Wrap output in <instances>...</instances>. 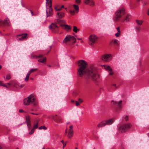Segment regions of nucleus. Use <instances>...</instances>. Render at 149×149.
Returning a JSON list of instances; mask_svg holds the SVG:
<instances>
[{
  "label": "nucleus",
  "instance_id": "nucleus-1",
  "mask_svg": "<svg viewBox=\"0 0 149 149\" xmlns=\"http://www.w3.org/2000/svg\"><path fill=\"white\" fill-rule=\"evenodd\" d=\"M78 65L79 68L77 70V74L79 77H82L85 75V79L87 80L88 79H91L93 81L96 80L97 72L95 68L91 67L86 69L87 63L83 60H80L78 61Z\"/></svg>",
  "mask_w": 149,
  "mask_h": 149
},
{
  "label": "nucleus",
  "instance_id": "nucleus-2",
  "mask_svg": "<svg viewBox=\"0 0 149 149\" xmlns=\"http://www.w3.org/2000/svg\"><path fill=\"white\" fill-rule=\"evenodd\" d=\"M23 102L25 105H29L32 104L33 106H36L38 104L37 100L33 94L30 95L29 97L24 99Z\"/></svg>",
  "mask_w": 149,
  "mask_h": 149
},
{
  "label": "nucleus",
  "instance_id": "nucleus-3",
  "mask_svg": "<svg viewBox=\"0 0 149 149\" xmlns=\"http://www.w3.org/2000/svg\"><path fill=\"white\" fill-rule=\"evenodd\" d=\"M125 13V9L122 7L118 8L116 11L115 16L113 18V20L115 22H118L120 20L122 17Z\"/></svg>",
  "mask_w": 149,
  "mask_h": 149
},
{
  "label": "nucleus",
  "instance_id": "nucleus-4",
  "mask_svg": "<svg viewBox=\"0 0 149 149\" xmlns=\"http://www.w3.org/2000/svg\"><path fill=\"white\" fill-rule=\"evenodd\" d=\"M46 6L47 17L52 16L53 15V10L51 7L52 6L51 0H46Z\"/></svg>",
  "mask_w": 149,
  "mask_h": 149
},
{
  "label": "nucleus",
  "instance_id": "nucleus-5",
  "mask_svg": "<svg viewBox=\"0 0 149 149\" xmlns=\"http://www.w3.org/2000/svg\"><path fill=\"white\" fill-rule=\"evenodd\" d=\"M114 120V119L111 118L106 120L102 121L97 125V127L100 128L104 127L106 125H111L113 123Z\"/></svg>",
  "mask_w": 149,
  "mask_h": 149
},
{
  "label": "nucleus",
  "instance_id": "nucleus-6",
  "mask_svg": "<svg viewBox=\"0 0 149 149\" xmlns=\"http://www.w3.org/2000/svg\"><path fill=\"white\" fill-rule=\"evenodd\" d=\"M132 125L130 123L125 124L118 128L119 131L121 132H124L130 129Z\"/></svg>",
  "mask_w": 149,
  "mask_h": 149
},
{
  "label": "nucleus",
  "instance_id": "nucleus-7",
  "mask_svg": "<svg viewBox=\"0 0 149 149\" xmlns=\"http://www.w3.org/2000/svg\"><path fill=\"white\" fill-rule=\"evenodd\" d=\"M57 22L60 24V26L62 27L63 28H64L67 31H70L71 30L72 28L70 26H69L66 24H62V23H65L64 20L58 19L57 20Z\"/></svg>",
  "mask_w": 149,
  "mask_h": 149
},
{
  "label": "nucleus",
  "instance_id": "nucleus-8",
  "mask_svg": "<svg viewBox=\"0 0 149 149\" xmlns=\"http://www.w3.org/2000/svg\"><path fill=\"white\" fill-rule=\"evenodd\" d=\"M49 27L53 32L56 33L59 31V27L56 23H52L49 25Z\"/></svg>",
  "mask_w": 149,
  "mask_h": 149
},
{
  "label": "nucleus",
  "instance_id": "nucleus-9",
  "mask_svg": "<svg viewBox=\"0 0 149 149\" xmlns=\"http://www.w3.org/2000/svg\"><path fill=\"white\" fill-rule=\"evenodd\" d=\"M76 41V38L73 36L71 35L67 36L63 41L64 43H66L68 42L75 43Z\"/></svg>",
  "mask_w": 149,
  "mask_h": 149
},
{
  "label": "nucleus",
  "instance_id": "nucleus-10",
  "mask_svg": "<svg viewBox=\"0 0 149 149\" xmlns=\"http://www.w3.org/2000/svg\"><path fill=\"white\" fill-rule=\"evenodd\" d=\"M97 37L95 35H91L89 38V43L91 45H92L93 44H94L95 43L97 40Z\"/></svg>",
  "mask_w": 149,
  "mask_h": 149
},
{
  "label": "nucleus",
  "instance_id": "nucleus-11",
  "mask_svg": "<svg viewBox=\"0 0 149 149\" xmlns=\"http://www.w3.org/2000/svg\"><path fill=\"white\" fill-rule=\"evenodd\" d=\"M73 127L72 125H71L69 126L70 129L69 130L68 134V137L69 139L72 138L73 135Z\"/></svg>",
  "mask_w": 149,
  "mask_h": 149
},
{
  "label": "nucleus",
  "instance_id": "nucleus-12",
  "mask_svg": "<svg viewBox=\"0 0 149 149\" xmlns=\"http://www.w3.org/2000/svg\"><path fill=\"white\" fill-rule=\"evenodd\" d=\"M52 118L54 121L58 123H62V118L59 116L56 118L54 116H52Z\"/></svg>",
  "mask_w": 149,
  "mask_h": 149
},
{
  "label": "nucleus",
  "instance_id": "nucleus-13",
  "mask_svg": "<svg viewBox=\"0 0 149 149\" xmlns=\"http://www.w3.org/2000/svg\"><path fill=\"white\" fill-rule=\"evenodd\" d=\"M27 36V34L26 33L22 34V35H19L17 36H21V37L18 38V39L20 40H23L25 39H26Z\"/></svg>",
  "mask_w": 149,
  "mask_h": 149
},
{
  "label": "nucleus",
  "instance_id": "nucleus-14",
  "mask_svg": "<svg viewBox=\"0 0 149 149\" xmlns=\"http://www.w3.org/2000/svg\"><path fill=\"white\" fill-rule=\"evenodd\" d=\"M111 55L110 54H108L104 55L102 57V59L104 61H108V59L110 57Z\"/></svg>",
  "mask_w": 149,
  "mask_h": 149
},
{
  "label": "nucleus",
  "instance_id": "nucleus-15",
  "mask_svg": "<svg viewBox=\"0 0 149 149\" xmlns=\"http://www.w3.org/2000/svg\"><path fill=\"white\" fill-rule=\"evenodd\" d=\"M56 16L58 17L61 18L64 16V13L63 12L58 13L56 14Z\"/></svg>",
  "mask_w": 149,
  "mask_h": 149
},
{
  "label": "nucleus",
  "instance_id": "nucleus-16",
  "mask_svg": "<svg viewBox=\"0 0 149 149\" xmlns=\"http://www.w3.org/2000/svg\"><path fill=\"white\" fill-rule=\"evenodd\" d=\"M39 58L38 60V62H39L44 63L46 61L45 58L44 57H42H42H40V58Z\"/></svg>",
  "mask_w": 149,
  "mask_h": 149
},
{
  "label": "nucleus",
  "instance_id": "nucleus-17",
  "mask_svg": "<svg viewBox=\"0 0 149 149\" xmlns=\"http://www.w3.org/2000/svg\"><path fill=\"white\" fill-rule=\"evenodd\" d=\"M111 102H114L113 103L115 105H116L119 107H120V104L122 103V100H120L119 102H117L116 101H114L113 100H112Z\"/></svg>",
  "mask_w": 149,
  "mask_h": 149
},
{
  "label": "nucleus",
  "instance_id": "nucleus-18",
  "mask_svg": "<svg viewBox=\"0 0 149 149\" xmlns=\"http://www.w3.org/2000/svg\"><path fill=\"white\" fill-rule=\"evenodd\" d=\"M10 21L8 18H6L5 19L3 23L4 24L8 25L10 23Z\"/></svg>",
  "mask_w": 149,
  "mask_h": 149
},
{
  "label": "nucleus",
  "instance_id": "nucleus-19",
  "mask_svg": "<svg viewBox=\"0 0 149 149\" xmlns=\"http://www.w3.org/2000/svg\"><path fill=\"white\" fill-rule=\"evenodd\" d=\"M131 18V16L130 15H127L125 17V19H123V20L126 22H127L129 21Z\"/></svg>",
  "mask_w": 149,
  "mask_h": 149
},
{
  "label": "nucleus",
  "instance_id": "nucleus-20",
  "mask_svg": "<svg viewBox=\"0 0 149 149\" xmlns=\"http://www.w3.org/2000/svg\"><path fill=\"white\" fill-rule=\"evenodd\" d=\"M104 68L107 70H108L110 71H111L112 69L109 66L104 65Z\"/></svg>",
  "mask_w": 149,
  "mask_h": 149
},
{
  "label": "nucleus",
  "instance_id": "nucleus-21",
  "mask_svg": "<svg viewBox=\"0 0 149 149\" xmlns=\"http://www.w3.org/2000/svg\"><path fill=\"white\" fill-rule=\"evenodd\" d=\"M73 6L74 7V8L76 11H77L78 13L79 10V7L78 5L76 4H73Z\"/></svg>",
  "mask_w": 149,
  "mask_h": 149
},
{
  "label": "nucleus",
  "instance_id": "nucleus-22",
  "mask_svg": "<svg viewBox=\"0 0 149 149\" xmlns=\"http://www.w3.org/2000/svg\"><path fill=\"white\" fill-rule=\"evenodd\" d=\"M136 23L139 26H141L142 25L143 23V21L141 20H136Z\"/></svg>",
  "mask_w": 149,
  "mask_h": 149
},
{
  "label": "nucleus",
  "instance_id": "nucleus-23",
  "mask_svg": "<svg viewBox=\"0 0 149 149\" xmlns=\"http://www.w3.org/2000/svg\"><path fill=\"white\" fill-rule=\"evenodd\" d=\"M37 70V69L33 68L31 69L28 72L29 74H31V73L35 72Z\"/></svg>",
  "mask_w": 149,
  "mask_h": 149
},
{
  "label": "nucleus",
  "instance_id": "nucleus-24",
  "mask_svg": "<svg viewBox=\"0 0 149 149\" xmlns=\"http://www.w3.org/2000/svg\"><path fill=\"white\" fill-rule=\"evenodd\" d=\"M95 2L93 0H90L89 3L88 4L90 6H93L95 5Z\"/></svg>",
  "mask_w": 149,
  "mask_h": 149
},
{
  "label": "nucleus",
  "instance_id": "nucleus-25",
  "mask_svg": "<svg viewBox=\"0 0 149 149\" xmlns=\"http://www.w3.org/2000/svg\"><path fill=\"white\" fill-rule=\"evenodd\" d=\"M40 57H42V55H39L38 56H37L35 55H32L31 56V58H40Z\"/></svg>",
  "mask_w": 149,
  "mask_h": 149
},
{
  "label": "nucleus",
  "instance_id": "nucleus-26",
  "mask_svg": "<svg viewBox=\"0 0 149 149\" xmlns=\"http://www.w3.org/2000/svg\"><path fill=\"white\" fill-rule=\"evenodd\" d=\"M30 74H29V73H28V72L27 73L25 79V81H28Z\"/></svg>",
  "mask_w": 149,
  "mask_h": 149
},
{
  "label": "nucleus",
  "instance_id": "nucleus-27",
  "mask_svg": "<svg viewBox=\"0 0 149 149\" xmlns=\"http://www.w3.org/2000/svg\"><path fill=\"white\" fill-rule=\"evenodd\" d=\"M79 30V29H78L77 27L75 26H73V31L77 33L78 31Z\"/></svg>",
  "mask_w": 149,
  "mask_h": 149
},
{
  "label": "nucleus",
  "instance_id": "nucleus-28",
  "mask_svg": "<svg viewBox=\"0 0 149 149\" xmlns=\"http://www.w3.org/2000/svg\"><path fill=\"white\" fill-rule=\"evenodd\" d=\"M24 86V85L22 84H17L15 85V86L16 88H21L22 87H23Z\"/></svg>",
  "mask_w": 149,
  "mask_h": 149
},
{
  "label": "nucleus",
  "instance_id": "nucleus-29",
  "mask_svg": "<svg viewBox=\"0 0 149 149\" xmlns=\"http://www.w3.org/2000/svg\"><path fill=\"white\" fill-rule=\"evenodd\" d=\"M38 122L36 124H34L33 126V129L34 130L35 129L38 128Z\"/></svg>",
  "mask_w": 149,
  "mask_h": 149
},
{
  "label": "nucleus",
  "instance_id": "nucleus-30",
  "mask_svg": "<svg viewBox=\"0 0 149 149\" xmlns=\"http://www.w3.org/2000/svg\"><path fill=\"white\" fill-rule=\"evenodd\" d=\"M26 123L27 122H31L30 121V117L29 116H28L26 117Z\"/></svg>",
  "mask_w": 149,
  "mask_h": 149
},
{
  "label": "nucleus",
  "instance_id": "nucleus-31",
  "mask_svg": "<svg viewBox=\"0 0 149 149\" xmlns=\"http://www.w3.org/2000/svg\"><path fill=\"white\" fill-rule=\"evenodd\" d=\"M11 78V76L10 74H8L7 75L6 79L8 80H9Z\"/></svg>",
  "mask_w": 149,
  "mask_h": 149
},
{
  "label": "nucleus",
  "instance_id": "nucleus-32",
  "mask_svg": "<svg viewBox=\"0 0 149 149\" xmlns=\"http://www.w3.org/2000/svg\"><path fill=\"white\" fill-rule=\"evenodd\" d=\"M27 124V126L29 128V130L30 129V128L31 127V122H26Z\"/></svg>",
  "mask_w": 149,
  "mask_h": 149
},
{
  "label": "nucleus",
  "instance_id": "nucleus-33",
  "mask_svg": "<svg viewBox=\"0 0 149 149\" xmlns=\"http://www.w3.org/2000/svg\"><path fill=\"white\" fill-rule=\"evenodd\" d=\"M42 129L46 130L47 129V128L45 127L44 126H41L39 128V130H41Z\"/></svg>",
  "mask_w": 149,
  "mask_h": 149
},
{
  "label": "nucleus",
  "instance_id": "nucleus-34",
  "mask_svg": "<svg viewBox=\"0 0 149 149\" xmlns=\"http://www.w3.org/2000/svg\"><path fill=\"white\" fill-rule=\"evenodd\" d=\"M69 12L71 15H74L75 13V11L74 10H70Z\"/></svg>",
  "mask_w": 149,
  "mask_h": 149
},
{
  "label": "nucleus",
  "instance_id": "nucleus-35",
  "mask_svg": "<svg viewBox=\"0 0 149 149\" xmlns=\"http://www.w3.org/2000/svg\"><path fill=\"white\" fill-rule=\"evenodd\" d=\"M120 32H118L117 33H116L115 36L116 37H118L120 36Z\"/></svg>",
  "mask_w": 149,
  "mask_h": 149
},
{
  "label": "nucleus",
  "instance_id": "nucleus-36",
  "mask_svg": "<svg viewBox=\"0 0 149 149\" xmlns=\"http://www.w3.org/2000/svg\"><path fill=\"white\" fill-rule=\"evenodd\" d=\"M136 31L137 32H139L140 30V28L139 27L137 26L135 28Z\"/></svg>",
  "mask_w": 149,
  "mask_h": 149
},
{
  "label": "nucleus",
  "instance_id": "nucleus-37",
  "mask_svg": "<svg viewBox=\"0 0 149 149\" xmlns=\"http://www.w3.org/2000/svg\"><path fill=\"white\" fill-rule=\"evenodd\" d=\"M90 0H86L84 1V3L88 4L89 3Z\"/></svg>",
  "mask_w": 149,
  "mask_h": 149
},
{
  "label": "nucleus",
  "instance_id": "nucleus-38",
  "mask_svg": "<svg viewBox=\"0 0 149 149\" xmlns=\"http://www.w3.org/2000/svg\"><path fill=\"white\" fill-rule=\"evenodd\" d=\"M0 85L1 86H2L3 87H8L7 85H6V84H4L3 83H1L0 84Z\"/></svg>",
  "mask_w": 149,
  "mask_h": 149
},
{
  "label": "nucleus",
  "instance_id": "nucleus-39",
  "mask_svg": "<svg viewBox=\"0 0 149 149\" xmlns=\"http://www.w3.org/2000/svg\"><path fill=\"white\" fill-rule=\"evenodd\" d=\"M34 129H32L31 131L29 132V134H32L34 132Z\"/></svg>",
  "mask_w": 149,
  "mask_h": 149
},
{
  "label": "nucleus",
  "instance_id": "nucleus-40",
  "mask_svg": "<svg viewBox=\"0 0 149 149\" xmlns=\"http://www.w3.org/2000/svg\"><path fill=\"white\" fill-rule=\"evenodd\" d=\"M113 43L115 44H116L117 45H119L118 43V42L116 40H114L113 41Z\"/></svg>",
  "mask_w": 149,
  "mask_h": 149
},
{
  "label": "nucleus",
  "instance_id": "nucleus-41",
  "mask_svg": "<svg viewBox=\"0 0 149 149\" xmlns=\"http://www.w3.org/2000/svg\"><path fill=\"white\" fill-rule=\"evenodd\" d=\"M66 143L67 142H66L65 143H63V149H64V147L66 146Z\"/></svg>",
  "mask_w": 149,
  "mask_h": 149
},
{
  "label": "nucleus",
  "instance_id": "nucleus-42",
  "mask_svg": "<svg viewBox=\"0 0 149 149\" xmlns=\"http://www.w3.org/2000/svg\"><path fill=\"white\" fill-rule=\"evenodd\" d=\"M81 2L80 0H76L75 2L77 3H79Z\"/></svg>",
  "mask_w": 149,
  "mask_h": 149
},
{
  "label": "nucleus",
  "instance_id": "nucleus-43",
  "mask_svg": "<svg viewBox=\"0 0 149 149\" xmlns=\"http://www.w3.org/2000/svg\"><path fill=\"white\" fill-rule=\"evenodd\" d=\"M116 29L118 32H120V28L119 27H118L116 28Z\"/></svg>",
  "mask_w": 149,
  "mask_h": 149
},
{
  "label": "nucleus",
  "instance_id": "nucleus-44",
  "mask_svg": "<svg viewBox=\"0 0 149 149\" xmlns=\"http://www.w3.org/2000/svg\"><path fill=\"white\" fill-rule=\"evenodd\" d=\"M125 119L126 121H127L128 120V117L127 116H126L125 118Z\"/></svg>",
  "mask_w": 149,
  "mask_h": 149
},
{
  "label": "nucleus",
  "instance_id": "nucleus-45",
  "mask_svg": "<svg viewBox=\"0 0 149 149\" xmlns=\"http://www.w3.org/2000/svg\"><path fill=\"white\" fill-rule=\"evenodd\" d=\"M79 102L77 101H76V106H79Z\"/></svg>",
  "mask_w": 149,
  "mask_h": 149
},
{
  "label": "nucleus",
  "instance_id": "nucleus-46",
  "mask_svg": "<svg viewBox=\"0 0 149 149\" xmlns=\"http://www.w3.org/2000/svg\"><path fill=\"white\" fill-rule=\"evenodd\" d=\"M30 113L31 114H33V115H38V113H32V112H31V113Z\"/></svg>",
  "mask_w": 149,
  "mask_h": 149
},
{
  "label": "nucleus",
  "instance_id": "nucleus-47",
  "mask_svg": "<svg viewBox=\"0 0 149 149\" xmlns=\"http://www.w3.org/2000/svg\"><path fill=\"white\" fill-rule=\"evenodd\" d=\"M55 9L56 10V11H59L60 10H61V8H58V9H56V8H55Z\"/></svg>",
  "mask_w": 149,
  "mask_h": 149
},
{
  "label": "nucleus",
  "instance_id": "nucleus-48",
  "mask_svg": "<svg viewBox=\"0 0 149 149\" xmlns=\"http://www.w3.org/2000/svg\"><path fill=\"white\" fill-rule=\"evenodd\" d=\"M79 100L80 103L82 102L83 101V100H81V99H79Z\"/></svg>",
  "mask_w": 149,
  "mask_h": 149
},
{
  "label": "nucleus",
  "instance_id": "nucleus-49",
  "mask_svg": "<svg viewBox=\"0 0 149 149\" xmlns=\"http://www.w3.org/2000/svg\"><path fill=\"white\" fill-rule=\"evenodd\" d=\"M147 13L148 15H149V9L148 10Z\"/></svg>",
  "mask_w": 149,
  "mask_h": 149
},
{
  "label": "nucleus",
  "instance_id": "nucleus-50",
  "mask_svg": "<svg viewBox=\"0 0 149 149\" xmlns=\"http://www.w3.org/2000/svg\"><path fill=\"white\" fill-rule=\"evenodd\" d=\"M19 112H22L23 111V110L22 109H20L19 110Z\"/></svg>",
  "mask_w": 149,
  "mask_h": 149
},
{
  "label": "nucleus",
  "instance_id": "nucleus-51",
  "mask_svg": "<svg viewBox=\"0 0 149 149\" xmlns=\"http://www.w3.org/2000/svg\"><path fill=\"white\" fill-rule=\"evenodd\" d=\"M67 133V128L66 129L65 133V134H66Z\"/></svg>",
  "mask_w": 149,
  "mask_h": 149
},
{
  "label": "nucleus",
  "instance_id": "nucleus-52",
  "mask_svg": "<svg viewBox=\"0 0 149 149\" xmlns=\"http://www.w3.org/2000/svg\"><path fill=\"white\" fill-rule=\"evenodd\" d=\"M112 85L113 86H114L115 87L116 86V84H113Z\"/></svg>",
  "mask_w": 149,
  "mask_h": 149
},
{
  "label": "nucleus",
  "instance_id": "nucleus-53",
  "mask_svg": "<svg viewBox=\"0 0 149 149\" xmlns=\"http://www.w3.org/2000/svg\"><path fill=\"white\" fill-rule=\"evenodd\" d=\"M64 7V6L63 5H62L61 6V9H62V8H63Z\"/></svg>",
  "mask_w": 149,
  "mask_h": 149
},
{
  "label": "nucleus",
  "instance_id": "nucleus-54",
  "mask_svg": "<svg viewBox=\"0 0 149 149\" xmlns=\"http://www.w3.org/2000/svg\"><path fill=\"white\" fill-rule=\"evenodd\" d=\"M109 73L110 75H111L113 74V73L111 72H110Z\"/></svg>",
  "mask_w": 149,
  "mask_h": 149
},
{
  "label": "nucleus",
  "instance_id": "nucleus-55",
  "mask_svg": "<svg viewBox=\"0 0 149 149\" xmlns=\"http://www.w3.org/2000/svg\"><path fill=\"white\" fill-rule=\"evenodd\" d=\"M30 11L31 13L32 14V15H33V12L31 10H30Z\"/></svg>",
  "mask_w": 149,
  "mask_h": 149
},
{
  "label": "nucleus",
  "instance_id": "nucleus-56",
  "mask_svg": "<svg viewBox=\"0 0 149 149\" xmlns=\"http://www.w3.org/2000/svg\"><path fill=\"white\" fill-rule=\"evenodd\" d=\"M6 84V85H10L11 84L10 83H7Z\"/></svg>",
  "mask_w": 149,
  "mask_h": 149
},
{
  "label": "nucleus",
  "instance_id": "nucleus-57",
  "mask_svg": "<svg viewBox=\"0 0 149 149\" xmlns=\"http://www.w3.org/2000/svg\"><path fill=\"white\" fill-rule=\"evenodd\" d=\"M61 142L63 144V143H64V141L63 140H62L61 141Z\"/></svg>",
  "mask_w": 149,
  "mask_h": 149
},
{
  "label": "nucleus",
  "instance_id": "nucleus-58",
  "mask_svg": "<svg viewBox=\"0 0 149 149\" xmlns=\"http://www.w3.org/2000/svg\"><path fill=\"white\" fill-rule=\"evenodd\" d=\"M71 102H72V103H74V101L73 100H72L71 101Z\"/></svg>",
  "mask_w": 149,
  "mask_h": 149
},
{
  "label": "nucleus",
  "instance_id": "nucleus-59",
  "mask_svg": "<svg viewBox=\"0 0 149 149\" xmlns=\"http://www.w3.org/2000/svg\"><path fill=\"white\" fill-rule=\"evenodd\" d=\"M22 6L23 7H24V5L23 4V3H22Z\"/></svg>",
  "mask_w": 149,
  "mask_h": 149
},
{
  "label": "nucleus",
  "instance_id": "nucleus-60",
  "mask_svg": "<svg viewBox=\"0 0 149 149\" xmlns=\"http://www.w3.org/2000/svg\"><path fill=\"white\" fill-rule=\"evenodd\" d=\"M57 116V115H55L54 116H55L56 118H57L56 117Z\"/></svg>",
  "mask_w": 149,
  "mask_h": 149
},
{
  "label": "nucleus",
  "instance_id": "nucleus-61",
  "mask_svg": "<svg viewBox=\"0 0 149 149\" xmlns=\"http://www.w3.org/2000/svg\"><path fill=\"white\" fill-rule=\"evenodd\" d=\"M77 39L78 40H82L81 38H78Z\"/></svg>",
  "mask_w": 149,
  "mask_h": 149
},
{
  "label": "nucleus",
  "instance_id": "nucleus-62",
  "mask_svg": "<svg viewBox=\"0 0 149 149\" xmlns=\"http://www.w3.org/2000/svg\"><path fill=\"white\" fill-rule=\"evenodd\" d=\"M30 79L31 80H32L33 79V78H31H31H30Z\"/></svg>",
  "mask_w": 149,
  "mask_h": 149
},
{
  "label": "nucleus",
  "instance_id": "nucleus-63",
  "mask_svg": "<svg viewBox=\"0 0 149 149\" xmlns=\"http://www.w3.org/2000/svg\"><path fill=\"white\" fill-rule=\"evenodd\" d=\"M1 65H0V70L1 69Z\"/></svg>",
  "mask_w": 149,
  "mask_h": 149
},
{
  "label": "nucleus",
  "instance_id": "nucleus-64",
  "mask_svg": "<svg viewBox=\"0 0 149 149\" xmlns=\"http://www.w3.org/2000/svg\"><path fill=\"white\" fill-rule=\"evenodd\" d=\"M70 123V122H68V123H67V124L68 125V124L69 123Z\"/></svg>",
  "mask_w": 149,
  "mask_h": 149
}]
</instances>
